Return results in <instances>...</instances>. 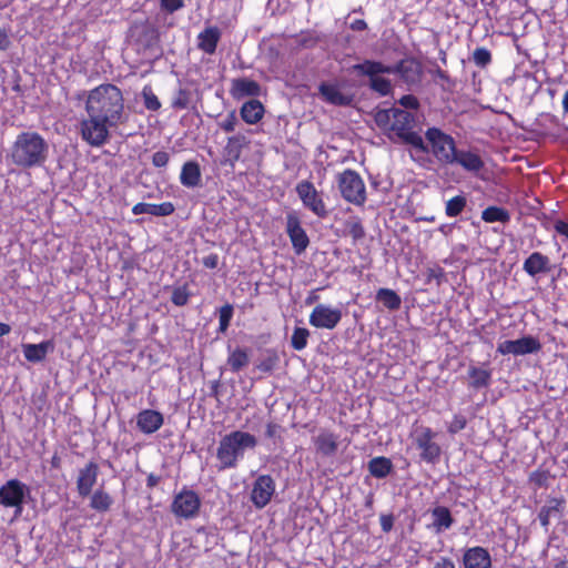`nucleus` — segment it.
Segmentation results:
<instances>
[{"label":"nucleus","mask_w":568,"mask_h":568,"mask_svg":"<svg viewBox=\"0 0 568 568\" xmlns=\"http://www.w3.org/2000/svg\"><path fill=\"white\" fill-rule=\"evenodd\" d=\"M87 119L80 123L81 136L91 146H102L110 139V129L128 121L122 91L114 84H101L89 91Z\"/></svg>","instance_id":"obj_1"},{"label":"nucleus","mask_w":568,"mask_h":568,"mask_svg":"<svg viewBox=\"0 0 568 568\" xmlns=\"http://www.w3.org/2000/svg\"><path fill=\"white\" fill-rule=\"evenodd\" d=\"M49 155V144L34 131L19 133L7 153V161L17 168L29 170L42 166Z\"/></svg>","instance_id":"obj_2"},{"label":"nucleus","mask_w":568,"mask_h":568,"mask_svg":"<svg viewBox=\"0 0 568 568\" xmlns=\"http://www.w3.org/2000/svg\"><path fill=\"white\" fill-rule=\"evenodd\" d=\"M374 120L376 125L386 132L392 139L395 134L402 142L412 145L422 153H428V145L424 142L423 138L414 132V115L403 109L392 108L378 110Z\"/></svg>","instance_id":"obj_3"},{"label":"nucleus","mask_w":568,"mask_h":568,"mask_svg":"<svg viewBox=\"0 0 568 568\" xmlns=\"http://www.w3.org/2000/svg\"><path fill=\"white\" fill-rule=\"evenodd\" d=\"M256 446V437L247 432L233 430L224 435L216 448L217 470L236 468L245 452L253 450Z\"/></svg>","instance_id":"obj_4"},{"label":"nucleus","mask_w":568,"mask_h":568,"mask_svg":"<svg viewBox=\"0 0 568 568\" xmlns=\"http://www.w3.org/2000/svg\"><path fill=\"white\" fill-rule=\"evenodd\" d=\"M353 69L357 74L367 77L369 89L381 97L389 95L393 92L390 80L383 77L385 73L393 74L389 65L375 60H364L362 63L355 64Z\"/></svg>","instance_id":"obj_5"},{"label":"nucleus","mask_w":568,"mask_h":568,"mask_svg":"<svg viewBox=\"0 0 568 568\" xmlns=\"http://www.w3.org/2000/svg\"><path fill=\"white\" fill-rule=\"evenodd\" d=\"M425 138L430 144V152L442 164H455L456 143L455 140L438 128H429ZM429 152V149H428Z\"/></svg>","instance_id":"obj_6"},{"label":"nucleus","mask_w":568,"mask_h":568,"mask_svg":"<svg viewBox=\"0 0 568 568\" xmlns=\"http://www.w3.org/2000/svg\"><path fill=\"white\" fill-rule=\"evenodd\" d=\"M29 487L19 479H10L0 487V505L6 508H13L16 517L21 516Z\"/></svg>","instance_id":"obj_7"},{"label":"nucleus","mask_w":568,"mask_h":568,"mask_svg":"<svg viewBox=\"0 0 568 568\" xmlns=\"http://www.w3.org/2000/svg\"><path fill=\"white\" fill-rule=\"evenodd\" d=\"M338 187L344 200L349 203L362 205L366 201L365 184L353 170H345L338 175Z\"/></svg>","instance_id":"obj_8"},{"label":"nucleus","mask_w":568,"mask_h":568,"mask_svg":"<svg viewBox=\"0 0 568 568\" xmlns=\"http://www.w3.org/2000/svg\"><path fill=\"white\" fill-rule=\"evenodd\" d=\"M201 499L199 495L191 489H182L176 494L171 504V511L180 518H194L200 510Z\"/></svg>","instance_id":"obj_9"},{"label":"nucleus","mask_w":568,"mask_h":568,"mask_svg":"<svg viewBox=\"0 0 568 568\" xmlns=\"http://www.w3.org/2000/svg\"><path fill=\"white\" fill-rule=\"evenodd\" d=\"M541 349L540 342L531 336L526 335L518 339H507L500 342L497 346V352L501 355H514V356H523L527 354H534Z\"/></svg>","instance_id":"obj_10"},{"label":"nucleus","mask_w":568,"mask_h":568,"mask_svg":"<svg viewBox=\"0 0 568 568\" xmlns=\"http://www.w3.org/2000/svg\"><path fill=\"white\" fill-rule=\"evenodd\" d=\"M296 192L304 206L311 210L318 217L327 216L328 212L315 186L310 181H301L296 185Z\"/></svg>","instance_id":"obj_11"},{"label":"nucleus","mask_w":568,"mask_h":568,"mask_svg":"<svg viewBox=\"0 0 568 568\" xmlns=\"http://www.w3.org/2000/svg\"><path fill=\"white\" fill-rule=\"evenodd\" d=\"M341 320L342 311L325 304L316 305L310 315V324L316 328L334 329Z\"/></svg>","instance_id":"obj_12"},{"label":"nucleus","mask_w":568,"mask_h":568,"mask_svg":"<svg viewBox=\"0 0 568 568\" xmlns=\"http://www.w3.org/2000/svg\"><path fill=\"white\" fill-rule=\"evenodd\" d=\"M275 493V481L270 475H260L253 483L251 501L257 509L264 508Z\"/></svg>","instance_id":"obj_13"},{"label":"nucleus","mask_w":568,"mask_h":568,"mask_svg":"<svg viewBox=\"0 0 568 568\" xmlns=\"http://www.w3.org/2000/svg\"><path fill=\"white\" fill-rule=\"evenodd\" d=\"M435 433L424 427L417 434L415 442L417 447L422 450L420 458L427 463L435 464L440 456V447L434 442Z\"/></svg>","instance_id":"obj_14"},{"label":"nucleus","mask_w":568,"mask_h":568,"mask_svg":"<svg viewBox=\"0 0 568 568\" xmlns=\"http://www.w3.org/2000/svg\"><path fill=\"white\" fill-rule=\"evenodd\" d=\"M393 74H399L400 79L408 85L418 84L423 75V67L416 59H403L394 65H389Z\"/></svg>","instance_id":"obj_15"},{"label":"nucleus","mask_w":568,"mask_h":568,"mask_svg":"<svg viewBox=\"0 0 568 568\" xmlns=\"http://www.w3.org/2000/svg\"><path fill=\"white\" fill-rule=\"evenodd\" d=\"M130 37L144 49H151L159 42L158 29L146 21L133 23L130 28Z\"/></svg>","instance_id":"obj_16"},{"label":"nucleus","mask_w":568,"mask_h":568,"mask_svg":"<svg viewBox=\"0 0 568 568\" xmlns=\"http://www.w3.org/2000/svg\"><path fill=\"white\" fill-rule=\"evenodd\" d=\"M286 232L290 236L295 253H303L308 246L310 240L306 232L301 226V222L297 216L292 214L287 215Z\"/></svg>","instance_id":"obj_17"},{"label":"nucleus","mask_w":568,"mask_h":568,"mask_svg":"<svg viewBox=\"0 0 568 568\" xmlns=\"http://www.w3.org/2000/svg\"><path fill=\"white\" fill-rule=\"evenodd\" d=\"M99 475V466L94 462H89L79 470L77 478V490L81 497H88L97 483Z\"/></svg>","instance_id":"obj_18"},{"label":"nucleus","mask_w":568,"mask_h":568,"mask_svg":"<svg viewBox=\"0 0 568 568\" xmlns=\"http://www.w3.org/2000/svg\"><path fill=\"white\" fill-rule=\"evenodd\" d=\"M523 270L531 277L551 272L550 258L540 252L531 253L524 262Z\"/></svg>","instance_id":"obj_19"},{"label":"nucleus","mask_w":568,"mask_h":568,"mask_svg":"<svg viewBox=\"0 0 568 568\" xmlns=\"http://www.w3.org/2000/svg\"><path fill=\"white\" fill-rule=\"evenodd\" d=\"M230 93L235 100L246 97L254 98L261 94V85L248 78H237L232 80Z\"/></svg>","instance_id":"obj_20"},{"label":"nucleus","mask_w":568,"mask_h":568,"mask_svg":"<svg viewBox=\"0 0 568 568\" xmlns=\"http://www.w3.org/2000/svg\"><path fill=\"white\" fill-rule=\"evenodd\" d=\"M163 415L153 409H144L136 416V425L144 434H153L163 425Z\"/></svg>","instance_id":"obj_21"},{"label":"nucleus","mask_w":568,"mask_h":568,"mask_svg":"<svg viewBox=\"0 0 568 568\" xmlns=\"http://www.w3.org/2000/svg\"><path fill=\"white\" fill-rule=\"evenodd\" d=\"M222 37L221 30L215 26L206 27L197 36V49L206 54H214Z\"/></svg>","instance_id":"obj_22"},{"label":"nucleus","mask_w":568,"mask_h":568,"mask_svg":"<svg viewBox=\"0 0 568 568\" xmlns=\"http://www.w3.org/2000/svg\"><path fill=\"white\" fill-rule=\"evenodd\" d=\"M465 568H490L491 558L489 552L483 547L469 548L464 555Z\"/></svg>","instance_id":"obj_23"},{"label":"nucleus","mask_w":568,"mask_h":568,"mask_svg":"<svg viewBox=\"0 0 568 568\" xmlns=\"http://www.w3.org/2000/svg\"><path fill=\"white\" fill-rule=\"evenodd\" d=\"M23 355L31 363L42 362L47 354L54 351V343L51 339L43 341L39 344H23Z\"/></svg>","instance_id":"obj_24"},{"label":"nucleus","mask_w":568,"mask_h":568,"mask_svg":"<svg viewBox=\"0 0 568 568\" xmlns=\"http://www.w3.org/2000/svg\"><path fill=\"white\" fill-rule=\"evenodd\" d=\"M313 443L317 453L323 456H333L338 448L337 436L328 430H321L320 434L313 437Z\"/></svg>","instance_id":"obj_25"},{"label":"nucleus","mask_w":568,"mask_h":568,"mask_svg":"<svg viewBox=\"0 0 568 568\" xmlns=\"http://www.w3.org/2000/svg\"><path fill=\"white\" fill-rule=\"evenodd\" d=\"M320 92L327 102L334 105L346 106L353 101L352 95L343 93L335 84L322 83L320 85Z\"/></svg>","instance_id":"obj_26"},{"label":"nucleus","mask_w":568,"mask_h":568,"mask_svg":"<svg viewBox=\"0 0 568 568\" xmlns=\"http://www.w3.org/2000/svg\"><path fill=\"white\" fill-rule=\"evenodd\" d=\"M174 205L171 202H163L161 204L152 203H138L132 207L134 215L150 214L154 216H168L174 212Z\"/></svg>","instance_id":"obj_27"},{"label":"nucleus","mask_w":568,"mask_h":568,"mask_svg":"<svg viewBox=\"0 0 568 568\" xmlns=\"http://www.w3.org/2000/svg\"><path fill=\"white\" fill-rule=\"evenodd\" d=\"M455 164L468 172H479L484 168V161L477 153L464 150L457 151Z\"/></svg>","instance_id":"obj_28"},{"label":"nucleus","mask_w":568,"mask_h":568,"mask_svg":"<svg viewBox=\"0 0 568 568\" xmlns=\"http://www.w3.org/2000/svg\"><path fill=\"white\" fill-rule=\"evenodd\" d=\"M180 181L186 187H196L201 184V170L196 162L190 161L183 164Z\"/></svg>","instance_id":"obj_29"},{"label":"nucleus","mask_w":568,"mask_h":568,"mask_svg":"<svg viewBox=\"0 0 568 568\" xmlns=\"http://www.w3.org/2000/svg\"><path fill=\"white\" fill-rule=\"evenodd\" d=\"M240 114L246 123L255 124L263 118L264 106L258 100L252 99L242 105Z\"/></svg>","instance_id":"obj_30"},{"label":"nucleus","mask_w":568,"mask_h":568,"mask_svg":"<svg viewBox=\"0 0 568 568\" xmlns=\"http://www.w3.org/2000/svg\"><path fill=\"white\" fill-rule=\"evenodd\" d=\"M565 501L558 498H551L545 506L541 507L538 518L542 527L546 529L550 524L552 517L558 516L564 509Z\"/></svg>","instance_id":"obj_31"},{"label":"nucleus","mask_w":568,"mask_h":568,"mask_svg":"<svg viewBox=\"0 0 568 568\" xmlns=\"http://www.w3.org/2000/svg\"><path fill=\"white\" fill-rule=\"evenodd\" d=\"M367 467L373 477L382 479L392 473L394 466L389 458L378 456L372 458Z\"/></svg>","instance_id":"obj_32"},{"label":"nucleus","mask_w":568,"mask_h":568,"mask_svg":"<svg viewBox=\"0 0 568 568\" xmlns=\"http://www.w3.org/2000/svg\"><path fill=\"white\" fill-rule=\"evenodd\" d=\"M246 144V138L242 134H237L227 139L224 152L227 161H230L231 164L240 159L242 150Z\"/></svg>","instance_id":"obj_33"},{"label":"nucleus","mask_w":568,"mask_h":568,"mask_svg":"<svg viewBox=\"0 0 568 568\" xmlns=\"http://www.w3.org/2000/svg\"><path fill=\"white\" fill-rule=\"evenodd\" d=\"M432 516L434 517L433 526L437 532L450 528L454 523L449 509L445 506L435 507L432 510Z\"/></svg>","instance_id":"obj_34"},{"label":"nucleus","mask_w":568,"mask_h":568,"mask_svg":"<svg viewBox=\"0 0 568 568\" xmlns=\"http://www.w3.org/2000/svg\"><path fill=\"white\" fill-rule=\"evenodd\" d=\"M468 377L470 379L469 386L475 389H479L489 385L491 373L488 369L470 366L468 369Z\"/></svg>","instance_id":"obj_35"},{"label":"nucleus","mask_w":568,"mask_h":568,"mask_svg":"<svg viewBox=\"0 0 568 568\" xmlns=\"http://www.w3.org/2000/svg\"><path fill=\"white\" fill-rule=\"evenodd\" d=\"M376 301L389 311H397L402 304L400 296L390 288H379L376 293Z\"/></svg>","instance_id":"obj_36"},{"label":"nucleus","mask_w":568,"mask_h":568,"mask_svg":"<svg viewBox=\"0 0 568 568\" xmlns=\"http://www.w3.org/2000/svg\"><path fill=\"white\" fill-rule=\"evenodd\" d=\"M250 363V356L246 349L244 348H235L232 351L227 357V365L231 367L232 372L237 373Z\"/></svg>","instance_id":"obj_37"},{"label":"nucleus","mask_w":568,"mask_h":568,"mask_svg":"<svg viewBox=\"0 0 568 568\" xmlns=\"http://www.w3.org/2000/svg\"><path fill=\"white\" fill-rule=\"evenodd\" d=\"M481 219L487 223L501 222L507 223L510 214L507 210L498 206H488L481 213Z\"/></svg>","instance_id":"obj_38"},{"label":"nucleus","mask_w":568,"mask_h":568,"mask_svg":"<svg viewBox=\"0 0 568 568\" xmlns=\"http://www.w3.org/2000/svg\"><path fill=\"white\" fill-rule=\"evenodd\" d=\"M112 505V498L111 496L103 491V490H97L93 493L91 497L90 506L97 511H106Z\"/></svg>","instance_id":"obj_39"},{"label":"nucleus","mask_w":568,"mask_h":568,"mask_svg":"<svg viewBox=\"0 0 568 568\" xmlns=\"http://www.w3.org/2000/svg\"><path fill=\"white\" fill-rule=\"evenodd\" d=\"M466 197L457 195L446 202L445 213L449 217L458 216L466 206Z\"/></svg>","instance_id":"obj_40"},{"label":"nucleus","mask_w":568,"mask_h":568,"mask_svg":"<svg viewBox=\"0 0 568 568\" xmlns=\"http://www.w3.org/2000/svg\"><path fill=\"white\" fill-rule=\"evenodd\" d=\"M310 332L304 327H295L291 337V345L295 351H302L307 345Z\"/></svg>","instance_id":"obj_41"},{"label":"nucleus","mask_w":568,"mask_h":568,"mask_svg":"<svg viewBox=\"0 0 568 568\" xmlns=\"http://www.w3.org/2000/svg\"><path fill=\"white\" fill-rule=\"evenodd\" d=\"M280 357L275 351H267V355L260 361L256 368L263 373H271L278 364Z\"/></svg>","instance_id":"obj_42"},{"label":"nucleus","mask_w":568,"mask_h":568,"mask_svg":"<svg viewBox=\"0 0 568 568\" xmlns=\"http://www.w3.org/2000/svg\"><path fill=\"white\" fill-rule=\"evenodd\" d=\"M345 226L348 235H351L354 241H359L365 236L364 226L358 219H349L348 221H346Z\"/></svg>","instance_id":"obj_43"},{"label":"nucleus","mask_w":568,"mask_h":568,"mask_svg":"<svg viewBox=\"0 0 568 568\" xmlns=\"http://www.w3.org/2000/svg\"><path fill=\"white\" fill-rule=\"evenodd\" d=\"M233 316V306L231 304H225L220 308V325L219 331L221 333H225L230 326V322Z\"/></svg>","instance_id":"obj_44"},{"label":"nucleus","mask_w":568,"mask_h":568,"mask_svg":"<svg viewBox=\"0 0 568 568\" xmlns=\"http://www.w3.org/2000/svg\"><path fill=\"white\" fill-rule=\"evenodd\" d=\"M190 298V292L186 286L175 287L172 292L171 301L176 306H184L187 304Z\"/></svg>","instance_id":"obj_45"},{"label":"nucleus","mask_w":568,"mask_h":568,"mask_svg":"<svg viewBox=\"0 0 568 568\" xmlns=\"http://www.w3.org/2000/svg\"><path fill=\"white\" fill-rule=\"evenodd\" d=\"M190 91L185 89H179L172 100V106L175 109H186L190 104Z\"/></svg>","instance_id":"obj_46"},{"label":"nucleus","mask_w":568,"mask_h":568,"mask_svg":"<svg viewBox=\"0 0 568 568\" xmlns=\"http://www.w3.org/2000/svg\"><path fill=\"white\" fill-rule=\"evenodd\" d=\"M142 95L144 99V105L148 110L158 111L161 108V103L158 97L152 92L150 88H144Z\"/></svg>","instance_id":"obj_47"},{"label":"nucleus","mask_w":568,"mask_h":568,"mask_svg":"<svg viewBox=\"0 0 568 568\" xmlns=\"http://www.w3.org/2000/svg\"><path fill=\"white\" fill-rule=\"evenodd\" d=\"M473 60L478 67H486L491 61V54L485 48H477L473 53Z\"/></svg>","instance_id":"obj_48"},{"label":"nucleus","mask_w":568,"mask_h":568,"mask_svg":"<svg viewBox=\"0 0 568 568\" xmlns=\"http://www.w3.org/2000/svg\"><path fill=\"white\" fill-rule=\"evenodd\" d=\"M237 123L235 111L230 112L225 119H223L219 125L225 132H233Z\"/></svg>","instance_id":"obj_49"},{"label":"nucleus","mask_w":568,"mask_h":568,"mask_svg":"<svg viewBox=\"0 0 568 568\" xmlns=\"http://www.w3.org/2000/svg\"><path fill=\"white\" fill-rule=\"evenodd\" d=\"M466 426V418L463 415H455L453 420L450 422L448 426V432L450 434H456L464 429Z\"/></svg>","instance_id":"obj_50"},{"label":"nucleus","mask_w":568,"mask_h":568,"mask_svg":"<svg viewBox=\"0 0 568 568\" xmlns=\"http://www.w3.org/2000/svg\"><path fill=\"white\" fill-rule=\"evenodd\" d=\"M184 7L183 0H161V8L169 13H173Z\"/></svg>","instance_id":"obj_51"},{"label":"nucleus","mask_w":568,"mask_h":568,"mask_svg":"<svg viewBox=\"0 0 568 568\" xmlns=\"http://www.w3.org/2000/svg\"><path fill=\"white\" fill-rule=\"evenodd\" d=\"M169 153L164 151H158L152 156V163L156 168H164L169 163Z\"/></svg>","instance_id":"obj_52"},{"label":"nucleus","mask_w":568,"mask_h":568,"mask_svg":"<svg viewBox=\"0 0 568 568\" xmlns=\"http://www.w3.org/2000/svg\"><path fill=\"white\" fill-rule=\"evenodd\" d=\"M399 103L406 109H417L419 105L418 100L412 94L402 97Z\"/></svg>","instance_id":"obj_53"},{"label":"nucleus","mask_w":568,"mask_h":568,"mask_svg":"<svg viewBox=\"0 0 568 568\" xmlns=\"http://www.w3.org/2000/svg\"><path fill=\"white\" fill-rule=\"evenodd\" d=\"M381 527L384 532H389L394 526V517L392 515H381Z\"/></svg>","instance_id":"obj_54"},{"label":"nucleus","mask_w":568,"mask_h":568,"mask_svg":"<svg viewBox=\"0 0 568 568\" xmlns=\"http://www.w3.org/2000/svg\"><path fill=\"white\" fill-rule=\"evenodd\" d=\"M219 264V256L216 254H210L203 258V265L207 268H215Z\"/></svg>","instance_id":"obj_55"},{"label":"nucleus","mask_w":568,"mask_h":568,"mask_svg":"<svg viewBox=\"0 0 568 568\" xmlns=\"http://www.w3.org/2000/svg\"><path fill=\"white\" fill-rule=\"evenodd\" d=\"M11 41L6 30L0 28V50L6 51L9 49Z\"/></svg>","instance_id":"obj_56"},{"label":"nucleus","mask_w":568,"mask_h":568,"mask_svg":"<svg viewBox=\"0 0 568 568\" xmlns=\"http://www.w3.org/2000/svg\"><path fill=\"white\" fill-rule=\"evenodd\" d=\"M554 229L557 233L566 236L568 239V223L565 221H556L554 224Z\"/></svg>","instance_id":"obj_57"},{"label":"nucleus","mask_w":568,"mask_h":568,"mask_svg":"<svg viewBox=\"0 0 568 568\" xmlns=\"http://www.w3.org/2000/svg\"><path fill=\"white\" fill-rule=\"evenodd\" d=\"M351 29L354 31H364L367 29V23L363 19H356L351 23Z\"/></svg>","instance_id":"obj_58"},{"label":"nucleus","mask_w":568,"mask_h":568,"mask_svg":"<svg viewBox=\"0 0 568 568\" xmlns=\"http://www.w3.org/2000/svg\"><path fill=\"white\" fill-rule=\"evenodd\" d=\"M161 481V477L155 475V474H150L146 478V486L149 488H154L155 486L159 485V483Z\"/></svg>","instance_id":"obj_59"},{"label":"nucleus","mask_w":568,"mask_h":568,"mask_svg":"<svg viewBox=\"0 0 568 568\" xmlns=\"http://www.w3.org/2000/svg\"><path fill=\"white\" fill-rule=\"evenodd\" d=\"M434 568H455V565L450 559L442 558L435 564Z\"/></svg>","instance_id":"obj_60"},{"label":"nucleus","mask_w":568,"mask_h":568,"mask_svg":"<svg viewBox=\"0 0 568 568\" xmlns=\"http://www.w3.org/2000/svg\"><path fill=\"white\" fill-rule=\"evenodd\" d=\"M277 428H278V426L276 424L268 423L266 425L265 435L267 437H274L277 432Z\"/></svg>","instance_id":"obj_61"},{"label":"nucleus","mask_w":568,"mask_h":568,"mask_svg":"<svg viewBox=\"0 0 568 568\" xmlns=\"http://www.w3.org/2000/svg\"><path fill=\"white\" fill-rule=\"evenodd\" d=\"M435 73H436V75H437L440 80H443V81H449V77H448V74H447L445 71H443L442 69H437Z\"/></svg>","instance_id":"obj_62"},{"label":"nucleus","mask_w":568,"mask_h":568,"mask_svg":"<svg viewBox=\"0 0 568 568\" xmlns=\"http://www.w3.org/2000/svg\"><path fill=\"white\" fill-rule=\"evenodd\" d=\"M10 326L4 323H0V336H4L10 333Z\"/></svg>","instance_id":"obj_63"},{"label":"nucleus","mask_w":568,"mask_h":568,"mask_svg":"<svg viewBox=\"0 0 568 568\" xmlns=\"http://www.w3.org/2000/svg\"><path fill=\"white\" fill-rule=\"evenodd\" d=\"M562 106L565 112L568 113V90L566 91L564 99H562Z\"/></svg>","instance_id":"obj_64"}]
</instances>
